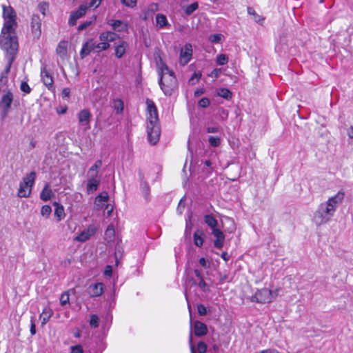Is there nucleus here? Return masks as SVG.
Instances as JSON below:
<instances>
[{"label": "nucleus", "mask_w": 353, "mask_h": 353, "mask_svg": "<svg viewBox=\"0 0 353 353\" xmlns=\"http://www.w3.org/2000/svg\"><path fill=\"white\" fill-rule=\"evenodd\" d=\"M14 99V96L10 90H8L2 97L0 100V108L2 110L1 118L4 119L8 114L11 108L12 103Z\"/></svg>", "instance_id": "nucleus-7"}, {"label": "nucleus", "mask_w": 353, "mask_h": 353, "mask_svg": "<svg viewBox=\"0 0 353 353\" xmlns=\"http://www.w3.org/2000/svg\"><path fill=\"white\" fill-rule=\"evenodd\" d=\"M99 38L101 41L108 42L109 43V39H108L109 37H108V31L101 32L99 34Z\"/></svg>", "instance_id": "nucleus-58"}, {"label": "nucleus", "mask_w": 353, "mask_h": 353, "mask_svg": "<svg viewBox=\"0 0 353 353\" xmlns=\"http://www.w3.org/2000/svg\"><path fill=\"white\" fill-rule=\"evenodd\" d=\"M212 234L216 238V240L214 241V247L219 249L221 248L225 241V236L223 233L216 228L212 230Z\"/></svg>", "instance_id": "nucleus-18"}, {"label": "nucleus", "mask_w": 353, "mask_h": 353, "mask_svg": "<svg viewBox=\"0 0 353 353\" xmlns=\"http://www.w3.org/2000/svg\"><path fill=\"white\" fill-rule=\"evenodd\" d=\"M91 23H92L91 21H85V22L81 23V25L79 26L78 30L81 31V30L87 28L89 26L91 25Z\"/></svg>", "instance_id": "nucleus-63"}, {"label": "nucleus", "mask_w": 353, "mask_h": 353, "mask_svg": "<svg viewBox=\"0 0 353 353\" xmlns=\"http://www.w3.org/2000/svg\"><path fill=\"white\" fill-rule=\"evenodd\" d=\"M53 314L52 310L49 307H46L43 311L42 313L40 315V319L41 320V325L44 326L47 322L50 320L51 316Z\"/></svg>", "instance_id": "nucleus-25"}, {"label": "nucleus", "mask_w": 353, "mask_h": 353, "mask_svg": "<svg viewBox=\"0 0 353 353\" xmlns=\"http://www.w3.org/2000/svg\"><path fill=\"white\" fill-rule=\"evenodd\" d=\"M345 197V192L341 190L337 192L334 196L329 198V199L325 202L326 205L330 207L334 212L336 210L337 207L342 203Z\"/></svg>", "instance_id": "nucleus-10"}, {"label": "nucleus", "mask_w": 353, "mask_h": 353, "mask_svg": "<svg viewBox=\"0 0 353 353\" xmlns=\"http://www.w3.org/2000/svg\"><path fill=\"white\" fill-rule=\"evenodd\" d=\"M103 292V284L102 283H96L90 285L88 288V293L91 297H97L102 294Z\"/></svg>", "instance_id": "nucleus-21"}, {"label": "nucleus", "mask_w": 353, "mask_h": 353, "mask_svg": "<svg viewBox=\"0 0 353 353\" xmlns=\"http://www.w3.org/2000/svg\"><path fill=\"white\" fill-rule=\"evenodd\" d=\"M53 205L55 206L54 216L57 218V221H60L65 216L63 206L57 202H54Z\"/></svg>", "instance_id": "nucleus-26"}, {"label": "nucleus", "mask_w": 353, "mask_h": 353, "mask_svg": "<svg viewBox=\"0 0 353 353\" xmlns=\"http://www.w3.org/2000/svg\"><path fill=\"white\" fill-rule=\"evenodd\" d=\"M194 335L196 336H203L208 333V327L207 325L199 321H195L194 322Z\"/></svg>", "instance_id": "nucleus-20"}, {"label": "nucleus", "mask_w": 353, "mask_h": 353, "mask_svg": "<svg viewBox=\"0 0 353 353\" xmlns=\"http://www.w3.org/2000/svg\"><path fill=\"white\" fill-rule=\"evenodd\" d=\"M92 52V47H90L85 42L81 50L80 56L82 59L88 56Z\"/></svg>", "instance_id": "nucleus-38"}, {"label": "nucleus", "mask_w": 353, "mask_h": 353, "mask_svg": "<svg viewBox=\"0 0 353 353\" xmlns=\"http://www.w3.org/2000/svg\"><path fill=\"white\" fill-rule=\"evenodd\" d=\"M36 172L34 171L27 174L19 183L17 191V196L19 198H28L31 195L32 187L34 185L36 179Z\"/></svg>", "instance_id": "nucleus-3"}, {"label": "nucleus", "mask_w": 353, "mask_h": 353, "mask_svg": "<svg viewBox=\"0 0 353 353\" xmlns=\"http://www.w3.org/2000/svg\"><path fill=\"white\" fill-rule=\"evenodd\" d=\"M160 87L165 95H171L176 85L174 74L161 75L159 81Z\"/></svg>", "instance_id": "nucleus-4"}, {"label": "nucleus", "mask_w": 353, "mask_h": 353, "mask_svg": "<svg viewBox=\"0 0 353 353\" xmlns=\"http://www.w3.org/2000/svg\"><path fill=\"white\" fill-rule=\"evenodd\" d=\"M223 35L221 34H214L210 35L209 39L212 43H218L221 41Z\"/></svg>", "instance_id": "nucleus-49"}, {"label": "nucleus", "mask_w": 353, "mask_h": 353, "mask_svg": "<svg viewBox=\"0 0 353 353\" xmlns=\"http://www.w3.org/2000/svg\"><path fill=\"white\" fill-rule=\"evenodd\" d=\"M209 143L212 147H218L220 145L221 139L219 137L211 136L209 137Z\"/></svg>", "instance_id": "nucleus-43"}, {"label": "nucleus", "mask_w": 353, "mask_h": 353, "mask_svg": "<svg viewBox=\"0 0 353 353\" xmlns=\"http://www.w3.org/2000/svg\"><path fill=\"white\" fill-rule=\"evenodd\" d=\"M141 189L145 199L148 201L150 195V186L145 181H143L141 183Z\"/></svg>", "instance_id": "nucleus-35"}, {"label": "nucleus", "mask_w": 353, "mask_h": 353, "mask_svg": "<svg viewBox=\"0 0 353 353\" xmlns=\"http://www.w3.org/2000/svg\"><path fill=\"white\" fill-rule=\"evenodd\" d=\"M3 17L4 20L17 19L16 12L10 6H3Z\"/></svg>", "instance_id": "nucleus-28"}, {"label": "nucleus", "mask_w": 353, "mask_h": 353, "mask_svg": "<svg viewBox=\"0 0 353 353\" xmlns=\"http://www.w3.org/2000/svg\"><path fill=\"white\" fill-rule=\"evenodd\" d=\"M91 117L92 114L88 109H83L78 114L79 124L82 126H85V130H89L90 128V122Z\"/></svg>", "instance_id": "nucleus-14"}, {"label": "nucleus", "mask_w": 353, "mask_h": 353, "mask_svg": "<svg viewBox=\"0 0 353 353\" xmlns=\"http://www.w3.org/2000/svg\"><path fill=\"white\" fill-rule=\"evenodd\" d=\"M210 103V101L208 98L207 97H203L202 99H201L199 101V106H200L201 108H207L209 106Z\"/></svg>", "instance_id": "nucleus-52"}, {"label": "nucleus", "mask_w": 353, "mask_h": 353, "mask_svg": "<svg viewBox=\"0 0 353 353\" xmlns=\"http://www.w3.org/2000/svg\"><path fill=\"white\" fill-rule=\"evenodd\" d=\"M156 23L157 26L162 28L168 24V20L166 17L162 14H158L156 16Z\"/></svg>", "instance_id": "nucleus-32"}, {"label": "nucleus", "mask_w": 353, "mask_h": 353, "mask_svg": "<svg viewBox=\"0 0 353 353\" xmlns=\"http://www.w3.org/2000/svg\"><path fill=\"white\" fill-rule=\"evenodd\" d=\"M137 0H121V3L129 8H134L137 6Z\"/></svg>", "instance_id": "nucleus-53"}, {"label": "nucleus", "mask_w": 353, "mask_h": 353, "mask_svg": "<svg viewBox=\"0 0 353 353\" xmlns=\"http://www.w3.org/2000/svg\"><path fill=\"white\" fill-rule=\"evenodd\" d=\"M158 10V5L157 3H151L148 6L147 9L145 10V13H148L150 15H152L156 11Z\"/></svg>", "instance_id": "nucleus-47"}, {"label": "nucleus", "mask_w": 353, "mask_h": 353, "mask_svg": "<svg viewBox=\"0 0 353 353\" xmlns=\"http://www.w3.org/2000/svg\"><path fill=\"white\" fill-rule=\"evenodd\" d=\"M217 94L225 99H231L232 92L227 88H221L218 90Z\"/></svg>", "instance_id": "nucleus-36"}, {"label": "nucleus", "mask_w": 353, "mask_h": 353, "mask_svg": "<svg viewBox=\"0 0 353 353\" xmlns=\"http://www.w3.org/2000/svg\"><path fill=\"white\" fill-rule=\"evenodd\" d=\"M52 212V208L48 205H45L42 206L41 210V214L46 217V219L48 218Z\"/></svg>", "instance_id": "nucleus-42"}, {"label": "nucleus", "mask_w": 353, "mask_h": 353, "mask_svg": "<svg viewBox=\"0 0 353 353\" xmlns=\"http://www.w3.org/2000/svg\"><path fill=\"white\" fill-rule=\"evenodd\" d=\"M67 46H68L67 42L65 41H62L59 42V43L58 44V46L57 47V49H56L57 54L62 59H65V57L67 56Z\"/></svg>", "instance_id": "nucleus-27"}, {"label": "nucleus", "mask_w": 353, "mask_h": 353, "mask_svg": "<svg viewBox=\"0 0 353 353\" xmlns=\"http://www.w3.org/2000/svg\"><path fill=\"white\" fill-rule=\"evenodd\" d=\"M70 94V89L69 88H65L62 90L61 96L63 99L69 98Z\"/></svg>", "instance_id": "nucleus-62"}, {"label": "nucleus", "mask_w": 353, "mask_h": 353, "mask_svg": "<svg viewBox=\"0 0 353 353\" xmlns=\"http://www.w3.org/2000/svg\"><path fill=\"white\" fill-rule=\"evenodd\" d=\"M69 294L67 292L61 294L60 296V304L63 306L69 303Z\"/></svg>", "instance_id": "nucleus-50"}, {"label": "nucleus", "mask_w": 353, "mask_h": 353, "mask_svg": "<svg viewBox=\"0 0 353 353\" xmlns=\"http://www.w3.org/2000/svg\"><path fill=\"white\" fill-rule=\"evenodd\" d=\"M41 19L37 14H33L31 20V28L32 34L39 38L41 35Z\"/></svg>", "instance_id": "nucleus-15"}, {"label": "nucleus", "mask_w": 353, "mask_h": 353, "mask_svg": "<svg viewBox=\"0 0 353 353\" xmlns=\"http://www.w3.org/2000/svg\"><path fill=\"white\" fill-rule=\"evenodd\" d=\"M0 44L3 50L9 55L8 65L6 68V72H8L19 47L16 33L1 34Z\"/></svg>", "instance_id": "nucleus-1"}, {"label": "nucleus", "mask_w": 353, "mask_h": 353, "mask_svg": "<svg viewBox=\"0 0 353 353\" xmlns=\"http://www.w3.org/2000/svg\"><path fill=\"white\" fill-rule=\"evenodd\" d=\"M108 32L109 43L115 41L117 39L120 40V37L118 34H117L114 32H112V31H108Z\"/></svg>", "instance_id": "nucleus-55"}, {"label": "nucleus", "mask_w": 353, "mask_h": 353, "mask_svg": "<svg viewBox=\"0 0 353 353\" xmlns=\"http://www.w3.org/2000/svg\"><path fill=\"white\" fill-rule=\"evenodd\" d=\"M101 183V179H88L86 192L88 194L94 193Z\"/></svg>", "instance_id": "nucleus-22"}, {"label": "nucleus", "mask_w": 353, "mask_h": 353, "mask_svg": "<svg viewBox=\"0 0 353 353\" xmlns=\"http://www.w3.org/2000/svg\"><path fill=\"white\" fill-rule=\"evenodd\" d=\"M89 324L92 327L97 328L99 325V319L97 314H92L90 316Z\"/></svg>", "instance_id": "nucleus-41"}, {"label": "nucleus", "mask_w": 353, "mask_h": 353, "mask_svg": "<svg viewBox=\"0 0 353 353\" xmlns=\"http://www.w3.org/2000/svg\"><path fill=\"white\" fill-rule=\"evenodd\" d=\"M201 77V73L200 72H194L192 77L189 79V83L191 84H195L196 82L199 81Z\"/></svg>", "instance_id": "nucleus-51"}, {"label": "nucleus", "mask_w": 353, "mask_h": 353, "mask_svg": "<svg viewBox=\"0 0 353 353\" xmlns=\"http://www.w3.org/2000/svg\"><path fill=\"white\" fill-rule=\"evenodd\" d=\"M97 198L99 201H106L108 199V194L107 192L101 193Z\"/></svg>", "instance_id": "nucleus-64"}, {"label": "nucleus", "mask_w": 353, "mask_h": 353, "mask_svg": "<svg viewBox=\"0 0 353 353\" xmlns=\"http://www.w3.org/2000/svg\"><path fill=\"white\" fill-rule=\"evenodd\" d=\"M129 47V44L127 41L120 39L118 43H115V56L118 59H121L125 54L127 49Z\"/></svg>", "instance_id": "nucleus-16"}, {"label": "nucleus", "mask_w": 353, "mask_h": 353, "mask_svg": "<svg viewBox=\"0 0 353 353\" xmlns=\"http://www.w3.org/2000/svg\"><path fill=\"white\" fill-rule=\"evenodd\" d=\"M97 231V228L94 225H90L86 229L83 230L74 240L79 242H85L90 239Z\"/></svg>", "instance_id": "nucleus-13"}, {"label": "nucleus", "mask_w": 353, "mask_h": 353, "mask_svg": "<svg viewBox=\"0 0 353 353\" xmlns=\"http://www.w3.org/2000/svg\"><path fill=\"white\" fill-rule=\"evenodd\" d=\"M17 19L4 20L3 27L1 30V34L15 33L17 27Z\"/></svg>", "instance_id": "nucleus-17"}, {"label": "nucleus", "mask_w": 353, "mask_h": 353, "mask_svg": "<svg viewBox=\"0 0 353 353\" xmlns=\"http://www.w3.org/2000/svg\"><path fill=\"white\" fill-rule=\"evenodd\" d=\"M96 47L98 50L97 51L101 52L108 50L110 47V45L108 42L101 41L97 44Z\"/></svg>", "instance_id": "nucleus-46"}, {"label": "nucleus", "mask_w": 353, "mask_h": 353, "mask_svg": "<svg viewBox=\"0 0 353 353\" xmlns=\"http://www.w3.org/2000/svg\"><path fill=\"white\" fill-rule=\"evenodd\" d=\"M200 265L203 267L204 268H210V263L209 262L203 257L201 258L199 261Z\"/></svg>", "instance_id": "nucleus-61"}, {"label": "nucleus", "mask_w": 353, "mask_h": 353, "mask_svg": "<svg viewBox=\"0 0 353 353\" xmlns=\"http://www.w3.org/2000/svg\"><path fill=\"white\" fill-rule=\"evenodd\" d=\"M146 104L149 115L147 118V123H150V121H152V123L159 122L157 109L154 103L152 100L147 99Z\"/></svg>", "instance_id": "nucleus-11"}, {"label": "nucleus", "mask_w": 353, "mask_h": 353, "mask_svg": "<svg viewBox=\"0 0 353 353\" xmlns=\"http://www.w3.org/2000/svg\"><path fill=\"white\" fill-rule=\"evenodd\" d=\"M221 131V128L220 126H214V127H207L206 132L208 133H217Z\"/></svg>", "instance_id": "nucleus-57"}, {"label": "nucleus", "mask_w": 353, "mask_h": 353, "mask_svg": "<svg viewBox=\"0 0 353 353\" xmlns=\"http://www.w3.org/2000/svg\"><path fill=\"white\" fill-rule=\"evenodd\" d=\"M192 46L190 43H186L180 51L179 63L181 65H186L192 59Z\"/></svg>", "instance_id": "nucleus-9"}, {"label": "nucleus", "mask_w": 353, "mask_h": 353, "mask_svg": "<svg viewBox=\"0 0 353 353\" xmlns=\"http://www.w3.org/2000/svg\"><path fill=\"white\" fill-rule=\"evenodd\" d=\"M205 223L211 228L212 230L216 228L218 225L217 220L212 215L208 214L204 216Z\"/></svg>", "instance_id": "nucleus-29"}, {"label": "nucleus", "mask_w": 353, "mask_h": 353, "mask_svg": "<svg viewBox=\"0 0 353 353\" xmlns=\"http://www.w3.org/2000/svg\"><path fill=\"white\" fill-rule=\"evenodd\" d=\"M54 196V194L52 192L49 183H46L40 193V199L43 201H48L50 200Z\"/></svg>", "instance_id": "nucleus-23"}, {"label": "nucleus", "mask_w": 353, "mask_h": 353, "mask_svg": "<svg viewBox=\"0 0 353 353\" xmlns=\"http://www.w3.org/2000/svg\"><path fill=\"white\" fill-rule=\"evenodd\" d=\"M41 77L44 85L49 90L53 91L54 90V80L52 77V72L48 69L46 65H42L41 68Z\"/></svg>", "instance_id": "nucleus-8"}, {"label": "nucleus", "mask_w": 353, "mask_h": 353, "mask_svg": "<svg viewBox=\"0 0 353 353\" xmlns=\"http://www.w3.org/2000/svg\"><path fill=\"white\" fill-rule=\"evenodd\" d=\"M202 232L201 230H196L194 233L193 240L195 245L201 247L203 243V239L202 238Z\"/></svg>", "instance_id": "nucleus-30"}, {"label": "nucleus", "mask_w": 353, "mask_h": 353, "mask_svg": "<svg viewBox=\"0 0 353 353\" xmlns=\"http://www.w3.org/2000/svg\"><path fill=\"white\" fill-rule=\"evenodd\" d=\"M199 8V4L197 2H194L191 3L190 6L185 7L184 11L187 15H190L192 14L196 10Z\"/></svg>", "instance_id": "nucleus-39"}, {"label": "nucleus", "mask_w": 353, "mask_h": 353, "mask_svg": "<svg viewBox=\"0 0 353 353\" xmlns=\"http://www.w3.org/2000/svg\"><path fill=\"white\" fill-rule=\"evenodd\" d=\"M102 165V161L97 160L89 169L88 179H101L99 172Z\"/></svg>", "instance_id": "nucleus-19"}, {"label": "nucleus", "mask_w": 353, "mask_h": 353, "mask_svg": "<svg viewBox=\"0 0 353 353\" xmlns=\"http://www.w3.org/2000/svg\"><path fill=\"white\" fill-rule=\"evenodd\" d=\"M334 212L326 203H321L315 211L312 221L316 225L320 226L328 223L334 215Z\"/></svg>", "instance_id": "nucleus-2"}, {"label": "nucleus", "mask_w": 353, "mask_h": 353, "mask_svg": "<svg viewBox=\"0 0 353 353\" xmlns=\"http://www.w3.org/2000/svg\"><path fill=\"white\" fill-rule=\"evenodd\" d=\"M228 62V57L226 54H220L216 57V63L219 65H224Z\"/></svg>", "instance_id": "nucleus-40"}, {"label": "nucleus", "mask_w": 353, "mask_h": 353, "mask_svg": "<svg viewBox=\"0 0 353 353\" xmlns=\"http://www.w3.org/2000/svg\"><path fill=\"white\" fill-rule=\"evenodd\" d=\"M36 319L35 316H32L30 317V332L31 335H34L37 332L36 331V324H35Z\"/></svg>", "instance_id": "nucleus-48"}, {"label": "nucleus", "mask_w": 353, "mask_h": 353, "mask_svg": "<svg viewBox=\"0 0 353 353\" xmlns=\"http://www.w3.org/2000/svg\"><path fill=\"white\" fill-rule=\"evenodd\" d=\"M38 8L43 17H45L46 14V11L48 10L49 5L46 2H41L39 4Z\"/></svg>", "instance_id": "nucleus-44"}, {"label": "nucleus", "mask_w": 353, "mask_h": 353, "mask_svg": "<svg viewBox=\"0 0 353 353\" xmlns=\"http://www.w3.org/2000/svg\"><path fill=\"white\" fill-rule=\"evenodd\" d=\"M20 89L26 94H29L31 92V88L26 82H21Z\"/></svg>", "instance_id": "nucleus-56"}, {"label": "nucleus", "mask_w": 353, "mask_h": 353, "mask_svg": "<svg viewBox=\"0 0 353 353\" xmlns=\"http://www.w3.org/2000/svg\"><path fill=\"white\" fill-rule=\"evenodd\" d=\"M194 285H198L199 287L203 291L207 292L209 290V288L208 284L205 283L204 278L199 279V283H197L196 281H194Z\"/></svg>", "instance_id": "nucleus-45"}, {"label": "nucleus", "mask_w": 353, "mask_h": 353, "mask_svg": "<svg viewBox=\"0 0 353 353\" xmlns=\"http://www.w3.org/2000/svg\"><path fill=\"white\" fill-rule=\"evenodd\" d=\"M88 6L85 5H81L77 11L72 12L70 14L68 24L73 26L76 24L77 21L85 14Z\"/></svg>", "instance_id": "nucleus-12"}, {"label": "nucleus", "mask_w": 353, "mask_h": 353, "mask_svg": "<svg viewBox=\"0 0 353 353\" xmlns=\"http://www.w3.org/2000/svg\"><path fill=\"white\" fill-rule=\"evenodd\" d=\"M114 235L115 231L113 225H108L105 232V240L108 242L113 241Z\"/></svg>", "instance_id": "nucleus-31"}, {"label": "nucleus", "mask_w": 353, "mask_h": 353, "mask_svg": "<svg viewBox=\"0 0 353 353\" xmlns=\"http://www.w3.org/2000/svg\"><path fill=\"white\" fill-rule=\"evenodd\" d=\"M198 312L201 316H204L207 313V308L203 304H199L197 305Z\"/></svg>", "instance_id": "nucleus-59"}, {"label": "nucleus", "mask_w": 353, "mask_h": 353, "mask_svg": "<svg viewBox=\"0 0 353 353\" xmlns=\"http://www.w3.org/2000/svg\"><path fill=\"white\" fill-rule=\"evenodd\" d=\"M113 106L118 114L121 113L123 110V103L120 99L114 100Z\"/></svg>", "instance_id": "nucleus-37"}, {"label": "nucleus", "mask_w": 353, "mask_h": 353, "mask_svg": "<svg viewBox=\"0 0 353 353\" xmlns=\"http://www.w3.org/2000/svg\"><path fill=\"white\" fill-rule=\"evenodd\" d=\"M71 353H83L82 346L77 345L71 347Z\"/></svg>", "instance_id": "nucleus-60"}, {"label": "nucleus", "mask_w": 353, "mask_h": 353, "mask_svg": "<svg viewBox=\"0 0 353 353\" xmlns=\"http://www.w3.org/2000/svg\"><path fill=\"white\" fill-rule=\"evenodd\" d=\"M147 133L148 141L152 145H155L159 141L161 134V129L159 122L152 123V121H150V123H148Z\"/></svg>", "instance_id": "nucleus-6"}, {"label": "nucleus", "mask_w": 353, "mask_h": 353, "mask_svg": "<svg viewBox=\"0 0 353 353\" xmlns=\"http://www.w3.org/2000/svg\"><path fill=\"white\" fill-rule=\"evenodd\" d=\"M108 24L111 26L114 31L122 32L127 29V25H123L121 20L110 19Z\"/></svg>", "instance_id": "nucleus-24"}, {"label": "nucleus", "mask_w": 353, "mask_h": 353, "mask_svg": "<svg viewBox=\"0 0 353 353\" xmlns=\"http://www.w3.org/2000/svg\"><path fill=\"white\" fill-rule=\"evenodd\" d=\"M197 350L199 353H205L207 351V345L203 341L199 342L197 344Z\"/></svg>", "instance_id": "nucleus-54"}, {"label": "nucleus", "mask_w": 353, "mask_h": 353, "mask_svg": "<svg viewBox=\"0 0 353 353\" xmlns=\"http://www.w3.org/2000/svg\"><path fill=\"white\" fill-rule=\"evenodd\" d=\"M248 13L253 17V19L256 23H261L265 19L263 17L258 14L253 8L248 7Z\"/></svg>", "instance_id": "nucleus-33"}, {"label": "nucleus", "mask_w": 353, "mask_h": 353, "mask_svg": "<svg viewBox=\"0 0 353 353\" xmlns=\"http://www.w3.org/2000/svg\"><path fill=\"white\" fill-rule=\"evenodd\" d=\"M159 74L161 77V75L174 74V72L169 69V68L165 63H161L159 65Z\"/></svg>", "instance_id": "nucleus-34"}, {"label": "nucleus", "mask_w": 353, "mask_h": 353, "mask_svg": "<svg viewBox=\"0 0 353 353\" xmlns=\"http://www.w3.org/2000/svg\"><path fill=\"white\" fill-rule=\"evenodd\" d=\"M274 299L272 291L268 288H262L256 291L252 297V301L260 303H268Z\"/></svg>", "instance_id": "nucleus-5"}]
</instances>
